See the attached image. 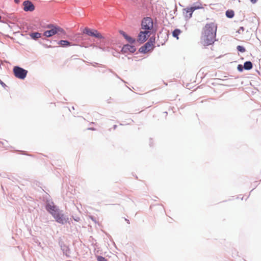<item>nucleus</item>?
I'll use <instances>...</instances> for the list:
<instances>
[{"instance_id":"1","label":"nucleus","mask_w":261,"mask_h":261,"mask_svg":"<svg viewBox=\"0 0 261 261\" xmlns=\"http://www.w3.org/2000/svg\"><path fill=\"white\" fill-rule=\"evenodd\" d=\"M46 209L58 223L64 225L68 221V217L65 216L53 202L46 204Z\"/></svg>"},{"instance_id":"2","label":"nucleus","mask_w":261,"mask_h":261,"mask_svg":"<svg viewBox=\"0 0 261 261\" xmlns=\"http://www.w3.org/2000/svg\"><path fill=\"white\" fill-rule=\"evenodd\" d=\"M217 25L213 22L207 23L205 25L203 40L205 45L213 44L216 40Z\"/></svg>"},{"instance_id":"3","label":"nucleus","mask_w":261,"mask_h":261,"mask_svg":"<svg viewBox=\"0 0 261 261\" xmlns=\"http://www.w3.org/2000/svg\"><path fill=\"white\" fill-rule=\"evenodd\" d=\"M13 72L15 76L20 80L24 79L28 72V70L18 66H15L13 67Z\"/></svg>"},{"instance_id":"4","label":"nucleus","mask_w":261,"mask_h":261,"mask_svg":"<svg viewBox=\"0 0 261 261\" xmlns=\"http://www.w3.org/2000/svg\"><path fill=\"white\" fill-rule=\"evenodd\" d=\"M153 20L151 17H146L142 20L141 28L145 31L151 30L153 28Z\"/></svg>"},{"instance_id":"5","label":"nucleus","mask_w":261,"mask_h":261,"mask_svg":"<svg viewBox=\"0 0 261 261\" xmlns=\"http://www.w3.org/2000/svg\"><path fill=\"white\" fill-rule=\"evenodd\" d=\"M149 33L148 31H140L138 36L137 41L141 44L145 42L149 36Z\"/></svg>"},{"instance_id":"6","label":"nucleus","mask_w":261,"mask_h":261,"mask_svg":"<svg viewBox=\"0 0 261 261\" xmlns=\"http://www.w3.org/2000/svg\"><path fill=\"white\" fill-rule=\"evenodd\" d=\"M22 5L23 6V10L25 12H32L35 9L32 2L29 0L24 1Z\"/></svg>"},{"instance_id":"7","label":"nucleus","mask_w":261,"mask_h":261,"mask_svg":"<svg viewBox=\"0 0 261 261\" xmlns=\"http://www.w3.org/2000/svg\"><path fill=\"white\" fill-rule=\"evenodd\" d=\"M83 33L89 36L94 37L99 39L104 38V37L101 35V34H96V35L94 34L93 33V30H91L88 28H85L83 31Z\"/></svg>"},{"instance_id":"8","label":"nucleus","mask_w":261,"mask_h":261,"mask_svg":"<svg viewBox=\"0 0 261 261\" xmlns=\"http://www.w3.org/2000/svg\"><path fill=\"white\" fill-rule=\"evenodd\" d=\"M136 50V48L135 46L128 44L124 45L121 49V51L123 53H127L128 51L134 53Z\"/></svg>"},{"instance_id":"9","label":"nucleus","mask_w":261,"mask_h":261,"mask_svg":"<svg viewBox=\"0 0 261 261\" xmlns=\"http://www.w3.org/2000/svg\"><path fill=\"white\" fill-rule=\"evenodd\" d=\"M203 7L202 4L199 3L198 4L194 3L192 7L188 8V12H189L190 15L188 16L189 17H192L193 12L198 9H202Z\"/></svg>"},{"instance_id":"10","label":"nucleus","mask_w":261,"mask_h":261,"mask_svg":"<svg viewBox=\"0 0 261 261\" xmlns=\"http://www.w3.org/2000/svg\"><path fill=\"white\" fill-rule=\"evenodd\" d=\"M120 34L123 36V37L128 41L129 43L133 44L135 41V39L132 38L130 36H128L125 32L123 31H120Z\"/></svg>"},{"instance_id":"11","label":"nucleus","mask_w":261,"mask_h":261,"mask_svg":"<svg viewBox=\"0 0 261 261\" xmlns=\"http://www.w3.org/2000/svg\"><path fill=\"white\" fill-rule=\"evenodd\" d=\"M57 32L55 30V28L53 29L47 30L43 33V35L46 37H50L53 35L57 34Z\"/></svg>"},{"instance_id":"12","label":"nucleus","mask_w":261,"mask_h":261,"mask_svg":"<svg viewBox=\"0 0 261 261\" xmlns=\"http://www.w3.org/2000/svg\"><path fill=\"white\" fill-rule=\"evenodd\" d=\"M55 29L57 32V34L61 35V37L62 38H65L64 36H65L66 33L65 31L62 28L58 26H56V27L55 28Z\"/></svg>"},{"instance_id":"13","label":"nucleus","mask_w":261,"mask_h":261,"mask_svg":"<svg viewBox=\"0 0 261 261\" xmlns=\"http://www.w3.org/2000/svg\"><path fill=\"white\" fill-rule=\"evenodd\" d=\"M61 249L63 251V254L68 256L70 254V250L68 247L65 245H61Z\"/></svg>"},{"instance_id":"14","label":"nucleus","mask_w":261,"mask_h":261,"mask_svg":"<svg viewBox=\"0 0 261 261\" xmlns=\"http://www.w3.org/2000/svg\"><path fill=\"white\" fill-rule=\"evenodd\" d=\"M57 44L60 45L62 47H67L71 45V42L67 40H60L57 42Z\"/></svg>"},{"instance_id":"15","label":"nucleus","mask_w":261,"mask_h":261,"mask_svg":"<svg viewBox=\"0 0 261 261\" xmlns=\"http://www.w3.org/2000/svg\"><path fill=\"white\" fill-rule=\"evenodd\" d=\"M30 36L33 40H36L41 36V34L39 32H33L30 34Z\"/></svg>"},{"instance_id":"16","label":"nucleus","mask_w":261,"mask_h":261,"mask_svg":"<svg viewBox=\"0 0 261 261\" xmlns=\"http://www.w3.org/2000/svg\"><path fill=\"white\" fill-rule=\"evenodd\" d=\"M252 66V63L250 61H246L244 64V68L245 70H250Z\"/></svg>"},{"instance_id":"17","label":"nucleus","mask_w":261,"mask_h":261,"mask_svg":"<svg viewBox=\"0 0 261 261\" xmlns=\"http://www.w3.org/2000/svg\"><path fill=\"white\" fill-rule=\"evenodd\" d=\"M225 14L227 17L232 18L234 15V13L233 10H228L226 11Z\"/></svg>"},{"instance_id":"18","label":"nucleus","mask_w":261,"mask_h":261,"mask_svg":"<svg viewBox=\"0 0 261 261\" xmlns=\"http://www.w3.org/2000/svg\"><path fill=\"white\" fill-rule=\"evenodd\" d=\"M188 8H185L183 9V15L186 20H189L191 17H189L188 16H190L189 12H188Z\"/></svg>"},{"instance_id":"19","label":"nucleus","mask_w":261,"mask_h":261,"mask_svg":"<svg viewBox=\"0 0 261 261\" xmlns=\"http://www.w3.org/2000/svg\"><path fill=\"white\" fill-rule=\"evenodd\" d=\"M181 31L179 29H175L172 32V35L174 37L178 39V35L180 34Z\"/></svg>"},{"instance_id":"20","label":"nucleus","mask_w":261,"mask_h":261,"mask_svg":"<svg viewBox=\"0 0 261 261\" xmlns=\"http://www.w3.org/2000/svg\"><path fill=\"white\" fill-rule=\"evenodd\" d=\"M145 47H147V49L148 51L150 50L151 47L153 45L151 41H148L145 44Z\"/></svg>"},{"instance_id":"21","label":"nucleus","mask_w":261,"mask_h":261,"mask_svg":"<svg viewBox=\"0 0 261 261\" xmlns=\"http://www.w3.org/2000/svg\"><path fill=\"white\" fill-rule=\"evenodd\" d=\"M139 51L141 53H146L147 51H148V50L147 49V47H145L144 45L139 48Z\"/></svg>"},{"instance_id":"22","label":"nucleus","mask_w":261,"mask_h":261,"mask_svg":"<svg viewBox=\"0 0 261 261\" xmlns=\"http://www.w3.org/2000/svg\"><path fill=\"white\" fill-rule=\"evenodd\" d=\"M237 50L241 53H244L246 51L245 47L243 46L238 45L237 47Z\"/></svg>"},{"instance_id":"23","label":"nucleus","mask_w":261,"mask_h":261,"mask_svg":"<svg viewBox=\"0 0 261 261\" xmlns=\"http://www.w3.org/2000/svg\"><path fill=\"white\" fill-rule=\"evenodd\" d=\"M97 261H108L107 259H106L104 257L101 256H97Z\"/></svg>"},{"instance_id":"24","label":"nucleus","mask_w":261,"mask_h":261,"mask_svg":"<svg viewBox=\"0 0 261 261\" xmlns=\"http://www.w3.org/2000/svg\"><path fill=\"white\" fill-rule=\"evenodd\" d=\"M57 25H55L53 24H47L45 28L47 29H49V30L53 29L54 28H56Z\"/></svg>"},{"instance_id":"25","label":"nucleus","mask_w":261,"mask_h":261,"mask_svg":"<svg viewBox=\"0 0 261 261\" xmlns=\"http://www.w3.org/2000/svg\"><path fill=\"white\" fill-rule=\"evenodd\" d=\"M237 69L239 71L242 72L244 69V66H242L241 64H239L237 67Z\"/></svg>"},{"instance_id":"26","label":"nucleus","mask_w":261,"mask_h":261,"mask_svg":"<svg viewBox=\"0 0 261 261\" xmlns=\"http://www.w3.org/2000/svg\"><path fill=\"white\" fill-rule=\"evenodd\" d=\"M244 28L243 27H241L237 32L239 34H243V32H244Z\"/></svg>"},{"instance_id":"27","label":"nucleus","mask_w":261,"mask_h":261,"mask_svg":"<svg viewBox=\"0 0 261 261\" xmlns=\"http://www.w3.org/2000/svg\"><path fill=\"white\" fill-rule=\"evenodd\" d=\"M93 46H94V47L98 48H99V49H101L102 51H107V50H108V49H107V48H102V47H100V46H96V45H93Z\"/></svg>"},{"instance_id":"28","label":"nucleus","mask_w":261,"mask_h":261,"mask_svg":"<svg viewBox=\"0 0 261 261\" xmlns=\"http://www.w3.org/2000/svg\"><path fill=\"white\" fill-rule=\"evenodd\" d=\"M73 219L74 221H76V222H79L80 221V218L79 217H77V216H76V217H73Z\"/></svg>"},{"instance_id":"29","label":"nucleus","mask_w":261,"mask_h":261,"mask_svg":"<svg viewBox=\"0 0 261 261\" xmlns=\"http://www.w3.org/2000/svg\"><path fill=\"white\" fill-rule=\"evenodd\" d=\"M148 41H151V43H152V45H153V43L154 42V41H155V38L151 37L149 38Z\"/></svg>"},{"instance_id":"30","label":"nucleus","mask_w":261,"mask_h":261,"mask_svg":"<svg viewBox=\"0 0 261 261\" xmlns=\"http://www.w3.org/2000/svg\"><path fill=\"white\" fill-rule=\"evenodd\" d=\"M0 84H1L3 87L6 86V84H5L3 82H2L1 80H0Z\"/></svg>"},{"instance_id":"31","label":"nucleus","mask_w":261,"mask_h":261,"mask_svg":"<svg viewBox=\"0 0 261 261\" xmlns=\"http://www.w3.org/2000/svg\"><path fill=\"white\" fill-rule=\"evenodd\" d=\"M93 33L94 34H100V33H99L97 30H93Z\"/></svg>"},{"instance_id":"32","label":"nucleus","mask_w":261,"mask_h":261,"mask_svg":"<svg viewBox=\"0 0 261 261\" xmlns=\"http://www.w3.org/2000/svg\"><path fill=\"white\" fill-rule=\"evenodd\" d=\"M250 1L253 3V4H255L257 2V0H250Z\"/></svg>"},{"instance_id":"33","label":"nucleus","mask_w":261,"mask_h":261,"mask_svg":"<svg viewBox=\"0 0 261 261\" xmlns=\"http://www.w3.org/2000/svg\"><path fill=\"white\" fill-rule=\"evenodd\" d=\"M43 46H45V47H47V48L52 47V46L51 45H47L45 44H43Z\"/></svg>"},{"instance_id":"34","label":"nucleus","mask_w":261,"mask_h":261,"mask_svg":"<svg viewBox=\"0 0 261 261\" xmlns=\"http://www.w3.org/2000/svg\"><path fill=\"white\" fill-rule=\"evenodd\" d=\"M6 143H7V141H5V142H1V143L2 144V145H5Z\"/></svg>"},{"instance_id":"35","label":"nucleus","mask_w":261,"mask_h":261,"mask_svg":"<svg viewBox=\"0 0 261 261\" xmlns=\"http://www.w3.org/2000/svg\"><path fill=\"white\" fill-rule=\"evenodd\" d=\"M14 2L16 3V4H18L19 3V0H14Z\"/></svg>"},{"instance_id":"36","label":"nucleus","mask_w":261,"mask_h":261,"mask_svg":"<svg viewBox=\"0 0 261 261\" xmlns=\"http://www.w3.org/2000/svg\"><path fill=\"white\" fill-rule=\"evenodd\" d=\"M125 221L127 222V223H129V221L128 220H127V219H125Z\"/></svg>"},{"instance_id":"37","label":"nucleus","mask_w":261,"mask_h":261,"mask_svg":"<svg viewBox=\"0 0 261 261\" xmlns=\"http://www.w3.org/2000/svg\"><path fill=\"white\" fill-rule=\"evenodd\" d=\"M89 129L94 130V128H89Z\"/></svg>"},{"instance_id":"38","label":"nucleus","mask_w":261,"mask_h":261,"mask_svg":"<svg viewBox=\"0 0 261 261\" xmlns=\"http://www.w3.org/2000/svg\"><path fill=\"white\" fill-rule=\"evenodd\" d=\"M116 127H117V125H114V129H115V128H116Z\"/></svg>"},{"instance_id":"39","label":"nucleus","mask_w":261,"mask_h":261,"mask_svg":"<svg viewBox=\"0 0 261 261\" xmlns=\"http://www.w3.org/2000/svg\"><path fill=\"white\" fill-rule=\"evenodd\" d=\"M116 76L117 77L120 79V77H119V76L117 74H116Z\"/></svg>"}]
</instances>
